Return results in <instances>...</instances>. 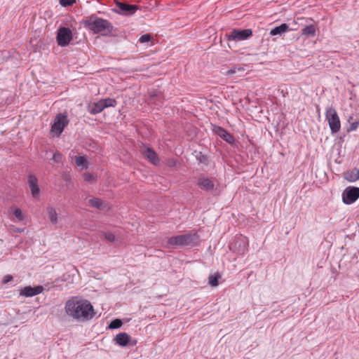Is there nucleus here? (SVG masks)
<instances>
[{
	"mask_svg": "<svg viewBox=\"0 0 359 359\" xmlns=\"http://www.w3.org/2000/svg\"><path fill=\"white\" fill-rule=\"evenodd\" d=\"M66 313L79 321H87L93 318L95 313L91 303L76 297L69 299L65 306Z\"/></svg>",
	"mask_w": 359,
	"mask_h": 359,
	"instance_id": "1",
	"label": "nucleus"
},
{
	"mask_svg": "<svg viewBox=\"0 0 359 359\" xmlns=\"http://www.w3.org/2000/svg\"><path fill=\"white\" fill-rule=\"evenodd\" d=\"M83 23V26L93 34L102 36H108L113 30V25L109 21L95 15L88 17Z\"/></svg>",
	"mask_w": 359,
	"mask_h": 359,
	"instance_id": "2",
	"label": "nucleus"
},
{
	"mask_svg": "<svg viewBox=\"0 0 359 359\" xmlns=\"http://www.w3.org/2000/svg\"><path fill=\"white\" fill-rule=\"evenodd\" d=\"M325 118L331 132L332 133H338L341 129V122L338 114L334 107H330L326 109Z\"/></svg>",
	"mask_w": 359,
	"mask_h": 359,
	"instance_id": "3",
	"label": "nucleus"
},
{
	"mask_svg": "<svg viewBox=\"0 0 359 359\" xmlns=\"http://www.w3.org/2000/svg\"><path fill=\"white\" fill-rule=\"evenodd\" d=\"M69 120L67 116L65 114H58L55 116L53 125L51 126L50 133L53 136H60L63 132L65 128L68 125Z\"/></svg>",
	"mask_w": 359,
	"mask_h": 359,
	"instance_id": "4",
	"label": "nucleus"
},
{
	"mask_svg": "<svg viewBox=\"0 0 359 359\" xmlns=\"http://www.w3.org/2000/svg\"><path fill=\"white\" fill-rule=\"evenodd\" d=\"M195 240L196 234L186 233L169 238L167 244L170 246H185L193 243Z\"/></svg>",
	"mask_w": 359,
	"mask_h": 359,
	"instance_id": "5",
	"label": "nucleus"
},
{
	"mask_svg": "<svg viewBox=\"0 0 359 359\" xmlns=\"http://www.w3.org/2000/svg\"><path fill=\"white\" fill-rule=\"evenodd\" d=\"M359 198V188L348 187L342 193V201L345 204L353 203Z\"/></svg>",
	"mask_w": 359,
	"mask_h": 359,
	"instance_id": "6",
	"label": "nucleus"
},
{
	"mask_svg": "<svg viewBox=\"0 0 359 359\" xmlns=\"http://www.w3.org/2000/svg\"><path fill=\"white\" fill-rule=\"evenodd\" d=\"M72 39V32L70 29L67 27L60 28L56 36L57 44L60 46L64 47L69 44Z\"/></svg>",
	"mask_w": 359,
	"mask_h": 359,
	"instance_id": "7",
	"label": "nucleus"
},
{
	"mask_svg": "<svg viewBox=\"0 0 359 359\" xmlns=\"http://www.w3.org/2000/svg\"><path fill=\"white\" fill-rule=\"evenodd\" d=\"M252 34L250 29H233L230 34H227L229 41H243L245 40Z\"/></svg>",
	"mask_w": 359,
	"mask_h": 359,
	"instance_id": "8",
	"label": "nucleus"
},
{
	"mask_svg": "<svg viewBox=\"0 0 359 359\" xmlns=\"http://www.w3.org/2000/svg\"><path fill=\"white\" fill-rule=\"evenodd\" d=\"M137 9L138 6L136 5L116 2V8L114 10L119 14L129 15L134 14Z\"/></svg>",
	"mask_w": 359,
	"mask_h": 359,
	"instance_id": "9",
	"label": "nucleus"
},
{
	"mask_svg": "<svg viewBox=\"0 0 359 359\" xmlns=\"http://www.w3.org/2000/svg\"><path fill=\"white\" fill-rule=\"evenodd\" d=\"M141 152L152 164L158 165L159 163V158L152 148L144 146L141 149Z\"/></svg>",
	"mask_w": 359,
	"mask_h": 359,
	"instance_id": "10",
	"label": "nucleus"
},
{
	"mask_svg": "<svg viewBox=\"0 0 359 359\" xmlns=\"http://www.w3.org/2000/svg\"><path fill=\"white\" fill-rule=\"evenodd\" d=\"M28 184L33 198H37L40 194V189L38 184V180L34 175H29L28 177Z\"/></svg>",
	"mask_w": 359,
	"mask_h": 359,
	"instance_id": "11",
	"label": "nucleus"
},
{
	"mask_svg": "<svg viewBox=\"0 0 359 359\" xmlns=\"http://www.w3.org/2000/svg\"><path fill=\"white\" fill-rule=\"evenodd\" d=\"M43 291V287L41 285H38L34 287L31 286H27L20 291V295L26 297H33L39 294H41Z\"/></svg>",
	"mask_w": 359,
	"mask_h": 359,
	"instance_id": "12",
	"label": "nucleus"
},
{
	"mask_svg": "<svg viewBox=\"0 0 359 359\" xmlns=\"http://www.w3.org/2000/svg\"><path fill=\"white\" fill-rule=\"evenodd\" d=\"M198 185L203 189L210 191L214 189L215 183L212 179L202 177L198 180Z\"/></svg>",
	"mask_w": 359,
	"mask_h": 359,
	"instance_id": "13",
	"label": "nucleus"
},
{
	"mask_svg": "<svg viewBox=\"0 0 359 359\" xmlns=\"http://www.w3.org/2000/svg\"><path fill=\"white\" fill-rule=\"evenodd\" d=\"M215 132L227 142L233 143L234 142V137L224 128L219 126L216 127Z\"/></svg>",
	"mask_w": 359,
	"mask_h": 359,
	"instance_id": "14",
	"label": "nucleus"
},
{
	"mask_svg": "<svg viewBox=\"0 0 359 359\" xmlns=\"http://www.w3.org/2000/svg\"><path fill=\"white\" fill-rule=\"evenodd\" d=\"M130 337L126 332H121L116 335L114 341L121 346H126L130 341Z\"/></svg>",
	"mask_w": 359,
	"mask_h": 359,
	"instance_id": "15",
	"label": "nucleus"
},
{
	"mask_svg": "<svg viewBox=\"0 0 359 359\" xmlns=\"http://www.w3.org/2000/svg\"><path fill=\"white\" fill-rule=\"evenodd\" d=\"M46 212L51 224H57L58 222V215L56 209L51 205H48L46 207Z\"/></svg>",
	"mask_w": 359,
	"mask_h": 359,
	"instance_id": "16",
	"label": "nucleus"
},
{
	"mask_svg": "<svg viewBox=\"0 0 359 359\" xmlns=\"http://www.w3.org/2000/svg\"><path fill=\"white\" fill-rule=\"evenodd\" d=\"M344 177L346 180L353 182L359 179V170L354 168L346 171L344 174Z\"/></svg>",
	"mask_w": 359,
	"mask_h": 359,
	"instance_id": "17",
	"label": "nucleus"
},
{
	"mask_svg": "<svg viewBox=\"0 0 359 359\" xmlns=\"http://www.w3.org/2000/svg\"><path fill=\"white\" fill-rule=\"evenodd\" d=\"M104 109V108L101 100L88 106V111L94 115L102 112Z\"/></svg>",
	"mask_w": 359,
	"mask_h": 359,
	"instance_id": "18",
	"label": "nucleus"
},
{
	"mask_svg": "<svg viewBox=\"0 0 359 359\" xmlns=\"http://www.w3.org/2000/svg\"><path fill=\"white\" fill-rule=\"evenodd\" d=\"M302 33L306 36H314L316 33V26L314 25L306 26L302 29Z\"/></svg>",
	"mask_w": 359,
	"mask_h": 359,
	"instance_id": "19",
	"label": "nucleus"
},
{
	"mask_svg": "<svg viewBox=\"0 0 359 359\" xmlns=\"http://www.w3.org/2000/svg\"><path fill=\"white\" fill-rule=\"evenodd\" d=\"M89 203L100 210H104L107 208V205L100 198H93L89 200Z\"/></svg>",
	"mask_w": 359,
	"mask_h": 359,
	"instance_id": "20",
	"label": "nucleus"
},
{
	"mask_svg": "<svg viewBox=\"0 0 359 359\" xmlns=\"http://www.w3.org/2000/svg\"><path fill=\"white\" fill-rule=\"evenodd\" d=\"M288 30V26L286 24H282L278 27H276L272 29L270 32V34L272 36L282 34L283 33L287 32Z\"/></svg>",
	"mask_w": 359,
	"mask_h": 359,
	"instance_id": "21",
	"label": "nucleus"
},
{
	"mask_svg": "<svg viewBox=\"0 0 359 359\" xmlns=\"http://www.w3.org/2000/svg\"><path fill=\"white\" fill-rule=\"evenodd\" d=\"M104 108L114 107L116 106L117 102L113 98L101 99Z\"/></svg>",
	"mask_w": 359,
	"mask_h": 359,
	"instance_id": "22",
	"label": "nucleus"
},
{
	"mask_svg": "<svg viewBox=\"0 0 359 359\" xmlns=\"http://www.w3.org/2000/svg\"><path fill=\"white\" fill-rule=\"evenodd\" d=\"M221 278V276L217 273L214 275H211L209 277V284L212 287H216L219 285V279Z\"/></svg>",
	"mask_w": 359,
	"mask_h": 359,
	"instance_id": "23",
	"label": "nucleus"
},
{
	"mask_svg": "<svg viewBox=\"0 0 359 359\" xmlns=\"http://www.w3.org/2000/svg\"><path fill=\"white\" fill-rule=\"evenodd\" d=\"M76 164L78 166H82L83 168H88V161L87 159L84 156H77L76 157Z\"/></svg>",
	"mask_w": 359,
	"mask_h": 359,
	"instance_id": "24",
	"label": "nucleus"
},
{
	"mask_svg": "<svg viewBox=\"0 0 359 359\" xmlns=\"http://www.w3.org/2000/svg\"><path fill=\"white\" fill-rule=\"evenodd\" d=\"M13 215L19 222L23 221L25 219V215L22 213L21 209L18 208L13 210Z\"/></svg>",
	"mask_w": 359,
	"mask_h": 359,
	"instance_id": "25",
	"label": "nucleus"
},
{
	"mask_svg": "<svg viewBox=\"0 0 359 359\" xmlns=\"http://www.w3.org/2000/svg\"><path fill=\"white\" fill-rule=\"evenodd\" d=\"M351 120H353V117L352 116H351L348 118V122L350 123V126H349V128L347 130L348 132L354 131L359 126V121H354L351 122Z\"/></svg>",
	"mask_w": 359,
	"mask_h": 359,
	"instance_id": "26",
	"label": "nucleus"
},
{
	"mask_svg": "<svg viewBox=\"0 0 359 359\" xmlns=\"http://www.w3.org/2000/svg\"><path fill=\"white\" fill-rule=\"evenodd\" d=\"M121 325H122V321L120 319H115L110 323V324L109 325V328L116 329V328H119Z\"/></svg>",
	"mask_w": 359,
	"mask_h": 359,
	"instance_id": "27",
	"label": "nucleus"
},
{
	"mask_svg": "<svg viewBox=\"0 0 359 359\" xmlns=\"http://www.w3.org/2000/svg\"><path fill=\"white\" fill-rule=\"evenodd\" d=\"M152 39V36L151 34H144L142 35L140 39H139V41L140 43H146V42H149Z\"/></svg>",
	"mask_w": 359,
	"mask_h": 359,
	"instance_id": "28",
	"label": "nucleus"
},
{
	"mask_svg": "<svg viewBox=\"0 0 359 359\" xmlns=\"http://www.w3.org/2000/svg\"><path fill=\"white\" fill-rule=\"evenodd\" d=\"M104 236L106 238V240L109 242H114L115 241L114 234L110 231L104 232Z\"/></svg>",
	"mask_w": 359,
	"mask_h": 359,
	"instance_id": "29",
	"label": "nucleus"
},
{
	"mask_svg": "<svg viewBox=\"0 0 359 359\" xmlns=\"http://www.w3.org/2000/svg\"><path fill=\"white\" fill-rule=\"evenodd\" d=\"M76 0H60V4L62 6H71L75 3Z\"/></svg>",
	"mask_w": 359,
	"mask_h": 359,
	"instance_id": "30",
	"label": "nucleus"
},
{
	"mask_svg": "<svg viewBox=\"0 0 359 359\" xmlns=\"http://www.w3.org/2000/svg\"><path fill=\"white\" fill-rule=\"evenodd\" d=\"M83 180L85 182H90L95 180V176L90 173H84Z\"/></svg>",
	"mask_w": 359,
	"mask_h": 359,
	"instance_id": "31",
	"label": "nucleus"
},
{
	"mask_svg": "<svg viewBox=\"0 0 359 359\" xmlns=\"http://www.w3.org/2000/svg\"><path fill=\"white\" fill-rule=\"evenodd\" d=\"M53 159L55 161V162H60L62 159V156L61 154L58 153V152H56L53 154Z\"/></svg>",
	"mask_w": 359,
	"mask_h": 359,
	"instance_id": "32",
	"label": "nucleus"
},
{
	"mask_svg": "<svg viewBox=\"0 0 359 359\" xmlns=\"http://www.w3.org/2000/svg\"><path fill=\"white\" fill-rule=\"evenodd\" d=\"M13 280V276L11 275H6L4 277L3 283L6 284Z\"/></svg>",
	"mask_w": 359,
	"mask_h": 359,
	"instance_id": "33",
	"label": "nucleus"
},
{
	"mask_svg": "<svg viewBox=\"0 0 359 359\" xmlns=\"http://www.w3.org/2000/svg\"><path fill=\"white\" fill-rule=\"evenodd\" d=\"M232 73H234V71H233V70H229V71H228V74H232Z\"/></svg>",
	"mask_w": 359,
	"mask_h": 359,
	"instance_id": "34",
	"label": "nucleus"
}]
</instances>
